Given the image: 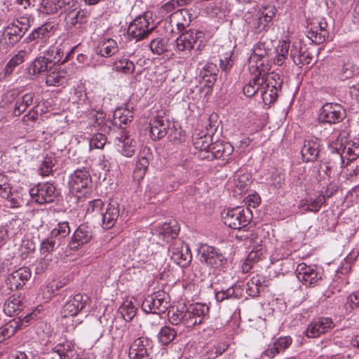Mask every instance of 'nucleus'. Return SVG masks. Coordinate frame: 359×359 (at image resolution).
Returning a JSON list of instances; mask_svg holds the SVG:
<instances>
[{
    "instance_id": "1",
    "label": "nucleus",
    "mask_w": 359,
    "mask_h": 359,
    "mask_svg": "<svg viewBox=\"0 0 359 359\" xmlns=\"http://www.w3.org/2000/svg\"><path fill=\"white\" fill-rule=\"evenodd\" d=\"M264 58L266 57L257 54H255L250 57V61H255L256 63L255 65L258 74L243 87V93L247 97H252L258 91L259 86L269 81V78L271 77V79H275L276 75H273V74H272L271 76L266 74V69L262 67Z\"/></svg>"
},
{
    "instance_id": "2",
    "label": "nucleus",
    "mask_w": 359,
    "mask_h": 359,
    "mask_svg": "<svg viewBox=\"0 0 359 359\" xmlns=\"http://www.w3.org/2000/svg\"><path fill=\"white\" fill-rule=\"evenodd\" d=\"M224 223L233 229L245 227L251 221L252 214L248 208L236 207L222 212Z\"/></svg>"
},
{
    "instance_id": "3",
    "label": "nucleus",
    "mask_w": 359,
    "mask_h": 359,
    "mask_svg": "<svg viewBox=\"0 0 359 359\" xmlns=\"http://www.w3.org/2000/svg\"><path fill=\"white\" fill-rule=\"evenodd\" d=\"M275 15L273 8L267 10L264 8L252 14L250 12L244 15V20L249 29L255 33H259L264 30Z\"/></svg>"
},
{
    "instance_id": "4",
    "label": "nucleus",
    "mask_w": 359,
    "mask_h": 359,
    "mask_svg": "<svg viewBox=\"0 0 359 359\" xmlns=\"http://www.w3.org/2000/svg\"><path fill=\"white\" fill-rule=\"evenodd\" d=\"M168 294L165 292L154 293L148 296L142 304V309L149 313H153L161 318V315L164 313L168 308Z\"/></svg>"
},
{
    "instance_id": "5",
    "label": "nucleus",
    "mask_w": 359,
    "mask_h": 359,
    "mask_svg": "<svg viewBox=\"0 0 359 359\" xmlns=\"http://www.w3.org/2000/svg\"><path fill=\"white\" fill-rule=\"evenodd\" d=\"M208 312L209 307L205 304L196 303L191 304L186 311H184L183 325L187 328H191L196 325H199L202 323Z\"/></svg>"
},
{
    "instance_id": "6",
    "label": "nucleus",
    "mask_w": 359,
    "mask_h": 359,
    "mask_svg": "<svg viewBox=\"0 0 359 359\" xmlns=\"http://www.w3.org/2000/svg\"><path fill=\"white\" fill-rule=\"evenodd\" d=\"M31 197L39 204L52 203L57 196V192L53 184L39 183L30 189Z\"/></svg>"
},
{
    "instance_id": "7",
    "label": "nucleus",
    "mask_w": 359,
    "mask_h": 359,
    "mask_svg": "<svg viewBox=\"0 0 359 359\" xmlns=\"http://www.w3.org/2000/svg\"><path fill=\"white\" fill-rule=\"evenodd\" d=\"M233 151V146L227 142L216 141L211 144L210 150L198 154L201 159L212 161L213 159H226Z\"/></svg>"
},
{
    "instance_id": "8",
    "label": "nucleus",
    "mask_w": 359,
    "mask_h": 359,
    "mask_svg": "<svg viewBox=\"0 0 359 359\" xmlns=\"http://www.w3.org/2000/svg\"><path fill=\"white\" fill-rule=\"evenodd\" d=\"M346 117V111L343 107L336 103H326L320 110L319 120L330 124L337 123Z\"/></svg>"
},
{
    "instance_id": "9",
    "label": "nucleus",
    "mask_w": 359,
    "mask_h": 359,
    "mask_svg": "<svg viewBox=\"0 0 359 359\" xmlns=\"http://www.w3.org/2000/svg\"><path fill=\"white\" fill-rule=\"evenodd\" d=\"M154 28L149 27V22L145 16L140 15L129 25L128 34L132 39L139 41L147 38Z\"/></svg>"
},
{
    "instance_id": "10",
    "label": "nucleus",
    "mask_w": 359,
    "mask_h": 359,
    "mask_svg": "<svg viewBox=\"0 0 359 359\" xmlns=\"http://www.w3.org/2000/svg\"><path fill=\"white\" fill-rule=\"evenodd\" d=\"M171 259L179 266L187 267L190 264L192 255L189 246L181 241H175L170 248Z\"/></svg>"
},
{
    "instance_id": "11",
    "label": "nucleus",
    "mask_w": 359,
    "mask_h": 359,
    "mask_svg": "<svg viewBox=\"0 0 359 359\" xmlns=\"http://www.w3.org/2000/svg\"><path fill=\"white\" fill-rule=\"evenodd\" d=\"M204 34L200 31L189 30L182 33L175 41L178 51H190L198 41L202 42Z\"/></svg>"
},
{
    "instance_id": "12",
    "label": "nucleus",
    "mask_w": 359,
    "mask_h": 359,
    "mask_svg": "<svg viewBox=\"0 0 359 359\" xmlns=\"http://www.w3.org/2000/svg\"><path fill=\"white\" fill-rule=\"evenodd\" d=\"M90 301L89 297L81 294H76L68 301L63 306L61 314L63 318L76 316L80 311L84 309Z\"/></svg>"
},
{
    "instance_id": "13",
    "label": "nucleus",
    "mask_w": 359,
    "mask_h": 359,
    "mask_svg": "<svg viewBox=\"0 0 359 359\" xmlns=\"http://www.w3.org/2000/svg\"><path fill=\"white\" fill-rule=\"evenodd\" d=\"M201 260L213 269H219L226 262V259L220 250L211 246H208L203 250Z\"/></svg>"
},
{
    "instance_id": "14",
    "label": "nucleus",
    "mask_w": 359,
    "mask_h": 359,
    "mask_svg": "<svg viewBox=\"0 0 359 359\" xmlns=\"http://www.w3.org/2000/svg\"><path fill=\"white\" fill-rule=\"evenodd\" d=\"M90 12L88 11L77 8L70 9L65 16V22L67 29L73 28L79 29L82 25L86 24L90 17Z\"/></svg>"
},
{
    "instance_id": "15",
    "label": "nucleus",
    "mask_w": 359,
    "mask_h": 359,
    "mask_svg": "<svg viewBox=\"0 0 359 359\" xmlns=\"http://www.w3.org/2000/svg\"><path fill=\"white\" fill-rule=\"evenodd\" d=\"M149 341L147 338L140 337L131 344L128 351L130 359H151L148 346Z\"/></svg>"
},
{
    "instance_id": "16",
    "label": "nucleus",
    "mask_w": 359,
    "mask_h": 359,
    "mask_svg": "<svg viewBox=\"0 0 359 359\" xmlns=\"http://www.w3.org/2000/svg\"><path fill=\"white\" fill-rule=\"evenodd\" d=\"M30 277V269L27 267H21L8 276L6 284L11 291L16 290L22 287Z\"/></svg>"
},
{
    "instance_id": "17",
    "label": "nucleus",
    "mask_w": 359,
    "mask_h": 359,
    "mask_svg": "<svg viewBox=\"0 0 359 359\" xmlns=\"http://www.w3.org/2000/svg\"><path fill=\"white\" fill-rule=\"evenodd\" d=\"M53 58H46L45 57H39L35 59L32 64L28 67V72L30 74H43L51 69L52 67L56 63L61 62L60 57V51L56 52Z\"/></svg>"
},
{
    "instance_id": "18",
    "label": "nucleus",
    "mask_w": 359,
    "mask_h": 359,
    "mask_svg": "<svg viewBox=\"0 0 359 359\" xmlns=\"http://www.w3.org/2000/svg\"><path fill=\"white\" fill-rule=\"evenodd\" d=\"M93 233L90 227L83 224L75 231L68 246L72 250H76L83 245L88 243L92 238Z\"/></svg>"
},
{
    "instance_id": "19",
    "label": "nucleus",
    "mask_w": 359,
    "mask_h": 359,
    "mask_svg": "<svg viewBox=\"0 0 359 359\" xmlns=\"http://www.w3.org/2000/svg\"><path fill=\"white\" fill-rule=\"evenodd\" d=\"M150 136L154 140L164 137L170 132L172 123L163 117H156L150 121Z\"/></svg>"
},
{
    "instance_id": "20",
    "label": "nucleus",
    "mask_w": 359,
    "mask_h": 359,
    "mask_svg": "<svg viewBox=\"0 0 359 359\" xmlns=\"http://www.w3.org/2000/svg\"><path fill=\"white\" fill-rule=\"evenodd\" d=\"M90 182L91 179L88 172L85 169H78L70 176L69 185L72 191L81 193Z\"/></svg>"
},
{
    "instance_id": "21",
    "label": "nucleus",
    "mask_w": 359,
    "mask_h": 359,
    "mask_svg": "<svg viewBox=\"0 0 359 359\" xmlns=\"http://www.w3.org/2000/svg\"><path fill=\"white\" fill-rule=\"evenodd\" d=\"M296 274L298 280L306 286H311L316 283L320 279L316 271L305 263H301L297 265Z\"/></svg>"
},
{
    "instance_id": "22",
    "label": "nucleus",
    "mask_w": 359,
    "mask_h": 359,
    "mask_svg": "<svg viewBox=\"0 0 359 359\" xmlns=\"http://www.w3.org/2000/svg\"><path fill=\"white\" fill-rule=\"evenodd\" d=\"M320 142L317 138L306 140L302 148V158L306 162H314L320 154Z\"/></svg>"
},
{
    "instance_id": "23",
    "label": "nucleus",
    "mask_w": 359,
    "mask_h": 359,
    "mask_svg": "<svg viewBox=\"0 0 359 359\" xmlns=\"http://www.w3.org/2000/svg\"><path fill=\"white\" fill-rule=\"evenodd\" d=\"M102 215V226L104 229H109L114 226L118 215L119 208L116 203H109L106 212Z\"/></svg>"
},
{
    "instance_id": "24",
    "label": "nucleus",
    "mask_w": 359,
    "mask_h": 359,
    "mask_svg": "<svg viewBox=\"0 0 359 359\" xmlns=\"http://www.w3.org/2000/svg\"><path fill=\"white\" fill-rule=\"evenodd\" d=\"M53 26L50 24H44L41 27L34 29L32 32L27 36V40L29 41H36L42 43L46 42L50 36V32Z\"/></svg>"
},
{
    "instance_id": "25",
    "label": "nucleus",
    "mask_w": 359,
    "mask_h": 359,
    "mask_svg": "<svg viewBox=\"0 0 359 359\" xmlns=\"http://www.w3.org/2000/svg\"><path fill=\"white\" fill-rule=\"evenodd\" d=\"M290 57L297 65H309L313 60V55L307 50L299 49L296 46H292L290 50Z\"/></svg>"
},
{
    "instance_id": "26",
    "label": "nucleus",
    "mask_w": 359,
    "mask_h": 359,
    "mask_svg": "<svg viewBox=\"0 0 359 359\" xmlns=\"http://www.w3.org/2000/svg\"><path fill=\"white\" fill-rule=\"evenodd\" d=\"M118 50L117 43L112 39L101 41L96 48V53L102 57H111Z\"/></svg>"
},
{
    "instance_id": "27",
    "label": "nucleus",
    "mask_w": 359,
    "mask_h": 359,
    "mask_svg": "<svg viewBox=\"0 0 359 359\" xmlns=\"http://www.w3.org/2000/svg\"><path fill=\"white\" fill-rule=\"evenodd\" d=\"M25 34L23 28H19L18 25H15V22L9 24L5 28L4 32L6 39H8V43L12 46L19 42Z\"/></svg>"
},
{
    "instance_id": "28",
    "label": "nucleus",
    "mask_w": 359,
    "mask_h": 359,
    "mask_svg": "<svg viewBox=\"0 0 359 359\" xmlns=\"http://www.w3.org/2000/svg\"><path fill=\"white\" fill-rule=\"evenodd\" d=\"M23 309V304L19 297H11L4 306V313L9 316L19 315Z\"/></svg>"
},
{
    "instance_id": "29",
    "label": "nucleus",
    "mask_w": 359,
    "mask_h": 359,
    "mask_svg": "<svg viewBox=\"0 0 359 359\" xmlns=\"http://www.w3.org/2000/svg\"><path fill=\"white\" fill-rule=\"evenodd\" d=\"M46 4H50V11L47 10L48 13H56L58 10H62L67 13L70 9H74L77 6V3L74 0H50Z\"/></svg>"
},
{
    "instance_id": "30",
    "label": "nucleus",
    "mask_w": 359,
    "mask_h": 359,
    "mask_svg": "<svg viewBox=\"0 0 359 359\" xmlns=\"http://www.w3.org/2000/svg\"><path fill=\"white\" fill-rule=\"evenodd\" d=\"M179 231L180 227L175 221L169 223L165 222L158 228L159 234L163 236V239L167 241L169 239L176 238Z\"/></svg>"
},
{
    "instance_id": "31",
    "label": "nucleus",
    "mask_w": 359,
    "mask_h": 359,
    "mask_svg": "<svg viewBox=\"0 0 359 359\" xmlns=\"http://www.w3.org/2000/svg\"><path fill=\"white\" fill-rule=\"evenodd\" d=\"M26 55L27 53L25 50H20L6 64L4 68V75L6 76H10L14 69L24 62Z\"/></svg>"
},
{
    "instance_id": "32",
    "label": "nucleus",
    "mask_w": 359,
    "mask_h": 359,
    "mask_svg": "<svg viewBox=\"0 0 359 359\" xmlns=\"http://www.w3.org/2000/svg\"><path fill=\"white\" fill-rule=\"evenodd\" d=\"M74 345L69 341H66L57 344L53 351L59 355L60 359H71L74 356Z\"/></svg>"
},
{
    "instance_id": "33",
    "label": "nucleus",
    "mask_w": 359,
    "mask_h": 359,
    "mask_svg": "<svg viewBox=\"0 0 359 359\" xmlns=\"http://www.w3.org/2000/svg\"><path fill=\"white\" fill-rule=\"evenodd\" d=\"M114 67L116 71L121 72L126 74H132L135 68L133 62L126 57L116 60L114 62Z\"/></svg>"
},
{
    "instance_id": "34",
    "label": "nucleus",
    "mask_w": 359,
    "mask_h": 359,
    "mask_svg": "<svg viewBox=\"0 0 359 359\" xmlns=\"http://www.w3.org/2000/svg\"><path fill=\"white\" fill-rule=\"evenodd\" d=\"M176 336L177 331L174 328L167 325L163 326L158 334L159 341L165 345L172 341Z\"/></svg>"
},
{
    "instance_id": "35",
    "label": "nucleus",
    "mask_w": 359,
    "mask_h": 359,
    "mask_svg": "<svg viewBox=\"0 0 359 359\" xmlns=\"http://www.w3.org/2000/svg\"><path fill=\"white\" fill-rule=\"evenodd\" d=\"M149 48L154 54L161 55L167 51V40L161 38L154 39L150 42Z\"/></svg>"
},
{
    "instance_id": "36",
    "label": "nucleus",
    "mask_w": 359,
    "mask_h": 359,
    "mask_svg": "<svg viewBox=\"0 0 359 359\" xmlns=\"http://www.w3.org/2000/svg\"><path fill=\"white\" fill-rule=\"evenodd\" d=\"M70 232V229L69 226V223L67 222H60L57 224V227L55 228L51 231L52 238H57L58 241L60 239L65 238L69 235Z\"/></svg>"
},
{
    "instance_id": "37",
    "label": "nucleus",
    "mask_w": 359,
    "mask_h": 359,
    "mask_svg": "<svg viewBox=\"0 0 359 359\" xmlns=\"http://www.w3.org/2000/svg\"><path fill=\"white\" fill-rule=\"evenodd\" d=\"M211 141L212 139L210 136L203 135L194 140V146L196 149L200 151L199 153L208 151V150H210V147H211Z\"/></svg>"
},
{
    "instance_id": "38",
    "label": "nucleus",
    "mask_w": 359,
    "mask_h": 359,
    "mask_svg": "<svg viewBox=\"0 0 359 359\" xmlns=\"http://www.w3.org/2000/svg\"><path fill=\"white\" fill-rule=\"evenodd\" d=\"M316 26L318 27L319 34L315 36L314 43L320 44L328 36L329 32L327 29V23L324 19H322L320 21L316 23Z\"/></svg>"
},
{
    "instance_id": "39",
    "label": "nucleus",
    "mask_w": 359,
    "mask_h": 359,
    "mask_svg": "<svg viewBox=\"0 0 359 359\" xmlns=\"http://www.w3.org/2000/svg\"><path fill=\"white\" fill-rule=\"evenodd\" d=\"M132 118L129 111L116 110L114 114V122L116 126L121 127L122 124L127 125L128 122H130Z\"/></svg>"
},
{
    "instance_id": "40",
    "label": "nucleus",
    "mask_w": 359,
    "mask_h": 359,
    "mask_svg": "<svg viewBox=\"0 0 359 359\" xmlns=\"http://www.w3.org/2000/svg\"><path fill=\"white\" fill-rule=\"evenodd\" d=\"M55 160L53 157H46L39 168V173L42 176H48L53 171Z\"/></svg>"
},
{
    "instance_id": "41",
    "label": "nucleus",
    "mask_w": 359,
    "mask_h": 359,
    "mask_svg": "<svg viewBox=\"0 0 359 359\" xmlns=\"http://www.w3.org/2000/svg\"><path fill=\"white\" fill-rule=\"evenodd\" d=\"M184 311H180L178 309H175L172 308L170 309L168 313V319L170 323L172 325H179L180 323L183 324V315Z\"/></svg>"
},
{
    "instance_id": "42",
    "label": "nucleus",
    "mask_w": 359,
    "mask_h": 359,
    "mask_svg": "<svg viewBox=\"0 0 359 359\" xmlns=\"http://www.w3.org/2000/svg\"><path fill=\"white\" fill-rule=\"evenodd\" d=\"M237 295L233 287H230L225 290L217 291L215 292V299L217 302H223L225 299H236Z\"/></svg>"
},
{
    "instance_id": "43",
    "label": "nucleus",
    "mask_w": 359,
    "mask_h": 359,
    "mask_svg": "<svg viewBox=\"0 0 359 359\" xmlns=\"http://www.w3.org/2000/svg\"><path fill=\"white\" fill-rule=\"evenodd\" d=\"M316 323L322 334L327 332L334 326L333 321L330 318H320L316 320Z\"/></svg>"
},
{
    "instance_id": "44",
    "label": "nucleus",
    "mask_w": 359,
    "mask_h": 359,
    "mask_svg": "<svg viewBox=\"0 0 359 359\" xmlns=\"http://www.w3.org/2000/svg\"><path fill=\"white\" fill-rule=\"evenodd\" d=\"M56 243V238H52L51 236L50 238L43 240L41 244V254L43 255V256L45 255L50 256L49 254L54 250Z\"/></svg>"
},
{
    "instance_id": "45",
    "label": "nucleus",
    "mask_w": 359,
    "mask_h": 359,
    "mask_svg": "<svg viewBox=\"0 0 359 359\" xmlns=\"http://www.w3.org/2000/svg\"><path fill=\"white\" fill-rule=\"evenodd\" d=\"M107 143V137L102 133H96L90 141V147L95 149H102Z\"/></svg>"
},
{
    "instance_id": "46",
    "label": "nucleus",
    "mask_w": 359,
    "mask_h": 359,
    "mask_svg": "<svg viewBox=\"0 0 359 359\" xmlns=\"http://www.w3.org/2000/svg\"><path fill=\"white\" fill-rule=\"evenodd\" d=\"M325 203V197L324 196H320L314 200H311L307 203L306 211L318 212L322 205Z\"/></svg>"
},
{
    "instance_id": "47",
    "label": "nucleus",
    "mask_w": 359,
    "mask_h": 359,
    "mask_svg": "<svg viewBox=\"0 0 359 359\" xmlns=\"http://www.w3.org/2000/svg\"><path fill=\"white\" fill-rule=\"evenodd\" d=\"M359 157V142H353L348 147L346 158L348 162L354 161Z\"/></svg>"
},
{
    "instance_id": "48",
    "label": "nucleus",
    "mask_w": 359,
    "mask_h": 359,
    "mask_svg": "<svg viewBox=\"0 0 359 359\" xmlns=\"http://www.w3.org/2000/svg\"><path fill=\"white\" fill-rule=\"evenodd\" d=\"M6 200V206L13 208H18L20 204V198L17 193L12 191V188L10 189V193H8V196H1Z\"/></svg>"
},
{
    "instance_id": "49",
    "label": "nucleus",
    "mask_w": 359,
    "mask_h": 359,
    "mask_svg": "<svg viewBox=\"0 0 359 359\" xmlns=\"http://www.w3.org/2000/svg\"><path fill=\"white\" fill-rule=\"evenodd\" d=\"M64 77L59 73L53 72L48 74L46 79V83L48 86H60L63 83Z\"/></svg>"
},
{
    "instance_id": "50",
    "label": "nucleus",
    "mask_w": 359,
    "mask_h": 359,
    "mask_svg": "<svg viewBox=\"0 0 359 359\" xmlns=\"http://www.w3.org/2000/svg\"><path fill=\"white\" fill-rule=\"evenodd\" d=\"M103 206L104 203L102 200L95 199L88 203L86 211L88 213H102Z\"/></svg>"
},
{
    "instance_id": "51",
    "label": "nucleus",
    "mask_w": 359,
    "mask_h": 359,
    "mask_svg": "<svg viewBox=\"0 0 359 359\" xmlns=\"http://www.w3.org/2000/svg\"><path fill=\"white\" fill-rule=\"evenodd\" d=\"M11 188L8 177L0 173V196H8Z\"/></svg>"
},
{
    "instance_id": "52",
    "label": "nucleus",
    "mask_w": 359,
    "mask_h": 359,
    "mask_svg": "<svg viewBox=\"0 0 359 359\" xmlns=\"http://www.w3.org/2000/svg\"><path fill=\"white\" fill-rule=\"evenodd\" d=\"M330 161H332L333 162L332 165L328 167L330 168L334 165H340L342 167L344 163V158L337 149L332 151Z\"/></svg>"
},
{
    "instance_id": "53",
    "label": "nucleus",
    "mask_w": 359,
    "mask_h": 359,
    "mask_svg": "<svg viewBox=\"0 0 359 359\" xmlns=\"http://www.w3.org/2000/svg\"><path fill=\"white\" fill-rule=\"evenodd\" d=\"M291 343L292 339L290 337H280L273 342L279 352L284 351L290 346Z\"/></svg>"
},
{
    "instance_id": "54",
    "label": "nucleus",
    "mask_w": 359,
    "mask_h": 359,
    "mask_svg": "<svg viewBox=\"0 0 359 359\" xmlns=\"http://www.w3.org/2000/svg\"><path fill=\"white\" fill-rule=\"evenodd\" d=\"M217 66L213 63H208L201 71V77H207L208 76H217L218 72Z\"/></svg>"
},
{
    "instance_id": "55",
    "label": "nucleus",
    "mask_w": 359,
    "mask_h": 359,
    "mask_svg": "<svg viewBox=\"0 0 359 359\" xmlns=\"http://www.w3.org/2000/svg\"><path fill=\"white\" fill-rule=\"evenodd\" d=\"M52 258L50 256H48V255H45L43 258L41 259L37 264L36 266V273H41L44 272V271L49 266L50 262H51Z\"/></svg>"
},
{
    "instance_id": "56",
    "label": "nucleus",
    "mask_w": 359,
    "mask_h": 359,
    "mask_svg": "<svg viewBox=\"0 0 359 359\" xmlns=\"http://www.w3.org/2000/svg\"><path fill=\"white\" fill-rule=\"evenodd\" d=\"M170 132L167 134L168 135V137L170 138V141L172 142L174 144H179L181 142V130H177L175 127L174 123H172V125L170 126V130H169Z\"/></svg>"
},
{
    "instance_id": "57",
    "label": "nucleus",
    "mask_w": 359,
    "mask_h": 359,
    "mask_svg": "<svg viewBox=\"0 0 359 359\" xmlns=\"http://www.w3.org/2000/svg\"><path fill=\"white\" fill-rule=\"evenodd\" d=\"M149 164V163L148 159L144 156H142L137 161L136 169L135 172H140L141 175H144L148 168Z\"/></svg>"
},
{
    "instance_id": "58",
    "label": "nucleus",
    "mask_w": 359,
    "mask_h": 359,
    "mask_svg": "<svg viewBox=\"0 0 359 359\" xmlns=\"http://www.w3.org/2000/svg\"><path fill=\"white\" fill-rule=\"evenodd\" d=\"M320 330L318 329L316 321L311 322L306 330V335L309 338H315L321 334Z\"/></svg>"
},
{
    "instance_id": "59",
    "label": "nucleus",
    "mask_w": 359,
    "mask_h": 359,
    "mask_svg": "<svg viewBox=\"0 0 359 359\" xmlns=\"http://www.w3.org/2000/svg\"><path fill=\"white\" fill-rule=\"evenodd\" d=\"M279 353L278 348L272 343L269 344L268 348L262 353V359H271Z\"/></svg>"
},
{
    "instance_id": "60",
    "label": "nucleus",
    "mask_w": 359,
    "mask_h": 359,
    "mask_svg": "<svg viewBox=\"0 0 359 359\" xmlns=\"http://www.w3.org/2000/svg\"><path fill=\"white\" fill-rule=\"evenodd\" d=\"M178 7H180V5L177 3V1L170 0L161 7V12L164 15H167Z\"/></svg>"
},
{
    "instance_id": "61",
    "label": "nucleus",
    "mask_w": 359,
    "mask_h": 359,
    "mask_svg": "<svg viewBox=\"0 0 359 359\" xmlns=\"http://www.w3.org/2000/svg\"><path fill=\"white\" fill-rule=\"evenodd\" d=\"M15 329L16 327H13L11 324H6L0 328V337L2 336L4 339L9 338L15 334Z\"/></svg>"
},
{
    "instance_id": "62",
    "label": "nucleus",
    "mask_w": 359,
    "mask_h": 359,
    "mask_svg": "<svg viewBox=\"0 0 359 359\" xmlns=\"http://www.w3.org/2000/svg\"><path fill=\"white\" fill-rule=\"evenodd\" d=\"M268 83L266 84V87H267V89L265 90L264 91H262V95L263 96V99L265 100L267 98V95L270 96L271 97V100L270 102H272L273 100H276V97H277V91H278V89H277V87L276 86H273L272 85L271 86V89L270 90V93L269 92V80L267 81Z\"/></svg>"
},
{
    "instance_id": "63",
    "label": "nucleus",
    "mask_w": 359,
    "mask_h": 359,
    "mask_svg": "<svg viewBox=\"0 0 359 359\" xmlns=\"http://www.w3.org/2000/svg\"><path fill=\"white\" fill-rule=\"evenodd\" d=\"M353 67L351 63H346L341 69V78L342 79H347L353 75Z\"/></svg>"
},
{
    "instance_id": "64",
    "label": "nucleus",
    "mask_w": 359,
    "mask_h": 359,
    "mask_svg": "<svg viewBox=\"0 0 359 359\" xmlns=\"http://www.w3.org/2000/svg\"><path fill=\"white\" fill-rule=\"evenodd\" d=\"M27 108H28V107L24 102H22V101L21 100L20 98H19L18 100H17V101L15 102L13 114L15 116H19L24 111H25V110Z\"/></svg>"
}]
</instances>
